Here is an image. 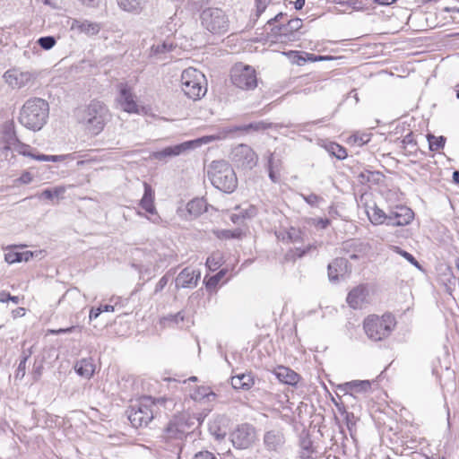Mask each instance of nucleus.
Returning <instances> with one entry per match:
<instances>
[{"mask_svg":"<svg viewBox=\"0 0 459 459\" xmlns=\"http://www.w3.org/2000/svg\"><path fill=\"white\" fill-rule=\"evenodd\" d=\"M76 117L91 134L97 135L104 129L109 112L104 103L91 100L89 105L77 110Z\"/></svg>","mask_w":459,"mask_h":459,"instance_id":"obj_1","label":"nucleus"},{"mask_svg":"<svg viewBox=\"0 0 459 459\" xmlns=\"http://www.w3.org/2000/svg\"><path fill=\"white\" fill-rule=\"evenodd\" d=\"M49 105L41 98H30L23 104L19 116V122L32 131L40 130L48 121Z\"/></svg>","mask_w":459,"mask_h":459,"instance_id":"obj_2","label":"nucleus"},{"mask_svg":"<svg viewBox=\"0 0 459 459\" xmlns=\"http://www.w3.org/2000/svg\"><path fill=\"white\" fill-rule=\"evenodd\" d=\"M167 403L174 405L173 401L166 397L143 396L137 404L131 406L127 415L128 420L134 428L147 426L154 417L152 407L163 406L166 409Z\"/></svg>","mask_w":459,"mask_h":459,"instance_id":"obj_3","label":"nucleus"},{"mask_svg":"<svg viewBox=\"0 0 459 459\" xmlns=\"http://www.w3.org/2000/svg\"><path fill=\"white\" fill-rule=\"evenodd\" d=\"M207 175L212 186L224 193L230 194L238 186L234 169L223 160H213L209 166Z\"/></svg>","mask_w":459,"mask_h":459,"instance_id":"obj_4","label":"nucleus"},{"mask_svg":"<svg viewBox=\"0 0 459 459\" xmlns=\"http://www.w3.org/2000/svg\"><path fill=\"white\" fill-rule=\"evenodd\" d=\"M395 324L394 316L389 313L384 314L381 317L372 315L364 320L363 328L370 340L378 342L390 335Z\"/></svg>","mask_w":459,"mask_h":459,"instance_id":"obj_5","label":"nucleus"},{"mask_svg":"<svg viewBox=\"0 0 459 459\" xmlns=\"http://www.w3.org/2000/svg\"><path fill=\"white\" fill-rule=\"evenodd\" d=\"M201 25L213 35H223L230 30V19L225 11L218 7H206L200 13Z\"/></svg>","mask_w":459,"mask_h":459,"instance_id":"obj_6","label":"nucleus"},{"mask_svg":"<svg viewBox=\"0 0 459 459\" xmlns=\"http://www.w3.org/2000/svg\"><path fill=\"white\" fill-rule=\"evenodd\" d=\"M204 74L192 67L182 72L181 89L185 95L194 100L201 99L206 93V88L203 86Z\"/></svg>","mask_w":459,"mask_h":459,"instance_id":"obj_7","label":"nucleus"},{"mask_svg":"<svg viewBox=\"0 0 459 459\" xmlns=\"http://www.w3.org/2000/svg\"><path fill=\"white\" fill-rule=\"evenodd\" d=\"M302 20L295 18L286 23L274 25L271 29L273 42L289 43L299 39V30L302 28Z\"/></svg>","mask_w":459,"mask_h":459,"instance_id":"obj_8","label":"nucleus"},{"mask_svg":"<svg viewBox=\"0 0 459 459\" xmlns=\"http://www.w3.org/2000/svg\"><path fill=\"white\" fill-rule=\"evenodd\" d=\"M230 79L232 83L241 90L251 91L257 86L255 70L250 65H236L231 69Z\"/></svg>","mask_w":459,"mask_h":459,"instance_id":"obj_9","label":"nucleus"},{"mask_svg":"<svg viewBox=\"0 0 459 459\" xmlns=\"http://www.w3.org/2000/svg\"><path fill=\"white\" fill-rule=\"evenodd\" d=\"M214 139L215 136L212 135L204 136L195 141H187L177 145L169 146L161 151L153 152L151 154V158L160 161H167L169 158L178 156L186 151L198 146L200 143H207Z\"/></svg>","mask_w":459,"mask_h":459,"instance_id":"obj_10","label":"nucleus"},{"mask_svg":"<svg viewBox=\"0 0 459 459\" xmlns=\"http://www.w3.org/2000/svg\"><path fill=\"white\" fill-rule=\"evenodd\" d=\"M230 440L235 448H249L256 440L255 428L249 423L240 424L231 432Z\"/></svg>","mask_w":459,"mask_h":459,"instance_id":"obj_11","label":"nucleus"},{"mask_svg":"<svg viewBox=\"0 0 459 459\" xmlns=\"http://www.w3.org/2000/svg\"><path fill=\"white\" fill-rule=\"evenodd\" d=\"M232 162L238 168L252 169L257 164L258 157L254 150L247 144H239L232 151Z\"/></svg>","mask_w":459,"mask_h":459,"instance_id":"obj_12","label":"nucleus"},{"mask_svg":"<svg viewBox=\"0 0 459 459\" xmlns=\"http://www.w3.org/2000/svg\"><path fill=\"white\" fill-rule=\"evenodd\" d=\"M414 218L413 211L405 205H396L387 212L388 226H406L411 222Z\"/></svg>","mask_w":459,"mask_h":459,"instance_id":"obj_13","label":"nucleus"},{"mask_svg":"<svg viewBox=\"0 0 459 459\" xmlns=\"http://www.w3.org/2000/svg\"><path fill=\"white\" fill-rule=\"evenodd\" d=\"M285 442V435L281 429H272L264 434V446L270 453H281L284 448Z\"/></svg>","mask_w":459,"mask_h":459,"instance_id":"obj_14","label":"nucleus"},{"mask_svg":"<svg viewBox=\"0 0 459 459\" xmlns=\"http://www.w3.org/2000/svg\"><path fill=\"white\" fill-rule=\"evenodd\" d=\"M371 389V383L368 380H353L345 382L337 385L336 395L342 396L347 399H355L353 394L367 393Z\"/></svg>","mask_w":459,"mask_h":459,"instance_id":"obj_15","label":"nucleus"},{"mask_svg":"<svg viewBox=\"0 0 459 459\" xmlns=\"http://www.w3.org/2000/svg\"><path fill=\"white\" fill-rule=\"evenodd\" d=\"M327 271L329 281L335 283L340 280V278L351 273V265L348 259L344 257H337L328 264Z\"/></svg>","mask_w":459,"mask_h":459,"instance_id":"obj_16","label":"nucleus"},{"mask_svg":"<svg viewBox=\"0 0 459 459\" xmlns=\"http://www.w3.org/2000/svg\"><path fill=\"white\" fill-rule=\"evenodd\" d=\"M201 277L198 270L184 268L176 278V288H195Z\"/></svg>","mask_w":459,"mask_h":459,"instance_id":"obj_17","label":"nucleus"},{"mask_svg":"<svg viewBox=\"0 0 459 459\" xmlns=\"http://www.w3.org/2000/svg\"><path fill=\"white\" fill-rule=\"evenodd\" d=\"M181 423L178 422L176 416H174L167 423L165 428L163 429V432L161 434V438L166 441H170L173 439L182 440L185 436V430L181 429Z\"/></svg>","mask_w":459,"mask_h":459,"instance_id":"obj_18","label":"nucleus"},{"mask_svg":"<svg viewBox=\"0 0 459 459\" xmlns=\"http://www.w3.org/2000/svg\"><path fill=\"white\" fill-rule=\"evenodd\" d=\"M368 294L366 286L359 285L348 293L346 301L353 309H359L366 303Z\"/></svg>","mask_w":459,"mask_h":459,"instance_id":"obj_19","label":"nucleus"},{"mask_svg":"<svg viewBox=\"0 0 459 459\" xmlns=\"http://www.w3.org/2000/svg\"><path fill=\"white\" fill-rule=\"evenodd\" d=\"M5 82L13 88H22L31 81V74L28 72L8 70L4 73Z\"/></svg>","mask_w":459,"mask_h":459,"instance_id":"obj_20","label":"nucleus"},{"mask_svg":"<svg viewBox=\"0 0 459 459\" xmlns=\"http://www.w3.org/2000/svg\"><path fill=\"white\" fill-rule=\"evenodd\" d=\"M299 446L300 459H315L313 454L316 453V448L308 431L303 429L299 434Z\"/></svg>","mask_w":459,"mask_h":459,"instance_id":"obj_21","label":"nucleus"},{"mask_svg":"<svg viewBox=\"0 0 459 459\" xmlns=\"http://www.w3.org/2000/svg\"><path fill=\"white\" fill-rule=\"evenodd\" d=\"M122 109L128 113H138V105L134 100V97L131 90L127 86L120 89L119 97L117 99Z\"/></svg>","mask_w":459,"mask_h":459,"instance_id":"obj_22","label":"nucleus"},{"mask_svg":"<svg viewBox=\"0 0 459 459\" xmlns=\"http://www.w3.org/2000/svg\"><path fill=\"white\" fill-rule=\"evenodd\" d=\"M16 144H18L17 152L20 154H22L23 156L30 157L39 161H54V162H56V161H61L64 160V156H61V155H46V154H40V153L35 154L33 152V149L30 145L22 143L20 141Z\"/></svg>","mask_w":459,"mask_h":459,"instance_id":"obj_23","label":"nucleus"},{"mask_svg":"<svg viewBox=\"0 0 459 459\" xmlns=\"http://www.w3.org/2000/svg\"><path fill=\"white\" fill-rule=\"evenodd\" d=\"M273 374L280 382L289 385H296L301 378L293 369L284 366L277 367Z\"/></svg>","mask_w":459,"mask_h":459,"instance_id":"obj_24","label":"nucleus"},{"mask_svg":"<svg viewBox=\"0 0 459 459\" xmlns=\"http://www.w3.org/2000/svg\"><path fill=\"white\" fill-rule=\"evenodd\" d=\"M176 417L178 422L181 423V429L185 430V436L192 432L195 427L201 425L203 421L201 414L181 413L176 415Z\"/></svg>","mask_w":459,"mask_h":459,"instance_id":"obj_25","label":"nucleus"},{"mask_svg":"<svg viewBox=\"0 0 459 459\" xmlns=\"http://www.w3.org/2000/svg\"><path fill=\"white\" fill-rule=\"evenodd\" d=\"M230 383L234 389L247 391L254 386L255 377L251 372L240 373L231 377Z\"/></svg>","mask_w":459,"mask_h":459,"instance_id":"obj_26","label":"nucleus"},{"mask_svg":"<svg viewBox=\"0 0 459 459\" xmlns=\"http://www.w3.org/2000/svg\"><path fill=\"white\" fill-rule=\"evenodd\" d=\"M143 186L144 193L140 201V205L146 212L153 214L156 212L154 206V192L149 184L144 183Z\"/></svg>","mask_w":459,"mask_h":459,"instance_id":"obj_27","label":"nucleus"},{"mask_svg":"<svg viewBox=\"0 0 459 459\" xmlns=\"http://www.w3.org/2000/svg\"><path fill=\"white\" fill-rule=\"evenodd\" d=\"M75 372L85 378H91L94 374V365L88 359H82L74 365Z\"/></svg>","mask_w":459,"mask_h":459,"instance_id":"obj_28","label":"nucleus"},{"mask_svg":"<svg viewBox=\"0 0 459 459\" xmlns=\"http://www.w3.org/2000/svg\"><path fill=\"white\" fill-rule=\"evenodd\" d=\"M363 244L359 240H350L342 244V250L349 255L350 259L358 260L359 258V253L362 251Z\"/></svg>","mask_w":459,"mask_h":459,"instance_id":"obj_29","label":"nucleus"},{"mask_svg":"<svg viewBox=\"0 0 459 459\" xmlns=\"http://www.w3.org/2000/svg\"><path fill=\"white\" fill-rule=\"evenodd\" d=\"M384 175L379 171L364 170L361 171L357 178L360 184L371 182L373 184H379Z\"/></svg>","mask_w":459,"mask_h":459,"instance_id":"obj_30","label":"nucleus"},{"mask_svg":"<svg viewBox=\"0 0 459 459\" xmlns=\"http://www.w3.org/2000/svg\"><path fill=\"white\" fill-rule=\"evenodd\" d=\"M147 0H117L120 8L126 12H140Z\"/></svg>","mask_w":459,"mask_h":459,"instance_id":"obj_31","label":"nucleus"},{"mask_svg":"<svg viewBox=\"0 0 459 459\" xmlns=\"http://www.w3.org/2000/svg\"><path fill=\"white\" fill-rule=\"evenodd\" d=\"M426 138L429 143V148L431 152H438L440 149H443L446 142V138L445 136H435L431 133H428Z\"/></svg>","mask_w":459,"mask_h":459,"instance_id":"obj_32","label":"nucleus"},{"mask_svg":"<svg viewBox=\"0 0 459 459\" xmlns=\"http://www.w3.org/2000/svg\"><path fill=\"white\" fill-rule=\"evenodd\" d=\"M3 138L9 144H16L19 143L13 121L4 124L3 129Z\"/></svg>","mask_w":459,"mask_h":459,"instance_id":"obj_33","label":"nucleus"},{"mask_svg":"<svg viewBox=\"0 0 459 459\" xmlns=\"http://www.w3.org/2000/svg\"><path fill=\"white\" fill-rule=\"evenodd\" d=\"M369 221L376 225L385 223L387 225V213L382 209L375 206L372 208L371 212H368Z\"/></svg>","mask_w":459,"mask_h":459,"instance_id":"obj_34","label":"nucleus"},{"mask_svg":"<svg viewBox=\"0 0 459 459\" xmlns=\"http://www.w3.org/2000/svg\"><path fill=\"white\" fill-rule=\"evenodd\" d=\"M325 150L329 152L330 155L340 160H344L348 156L346 149L337 143L333 142L326 144Z\"/></svg>","mask_w":459,"mask_h":459,"instance_id":"obj_35","label":"nucleus"},{"mask_svg":"<svg viewBox=\"0 0 459 459\" xmlns=\"http://www.w3.org/2000/svg\"><path fill=\"white\" fill-rule=\"evenodd\" d=\"M77 28L81 32H83L87 35H96L100 30V24L96 22H91L89 21L84 22H76Z\"/></svg>","mask_w":459,"mask_h":459,"instance_id":"obj_36","label":"nucleus"},{"mask_svg":"<svg viewBox=\"0 0 459 459\" xmlns=\"http://www.w3.org/2000/svg\"><path fill=\"white\" fill-rule=\"evenodd\" d=\"M186 210L190 215L195 217L200 215L204 211V202L203 199H193L186 204Z\"/></svg>","mask_w":459,"mask_h":459,"instance_id":"obj_37","label":"nucleus"},{"mask_svg":"<svg viewBox=\"0 0 459 459\" xmlns=\"http://www.w3.org/2000/svg\"><path fill=\"white\" fill-rule=\"evenodd\" d=\"M176 48V45L173 44L172 41L169 39L163 41L162 43H159L157 45H153L151 48L152 56H158L160 54H164L172 51Z\"/></svg>","mask_w":459,"mask_h":459,"instance_id":"obj_38","label":"nucleus"},{"mask_svg":"<svg viewBox=\"0 0 459 459\" xmlns=\"http://www.w3.org/2000/svg\"><path fill=\"white\" fill-rule=\"evenodd\" d=\"M272 126H273L272 123L259 121V122L250 123V124L243 126L236 127V130H242V131H246V132H248L249 130L263 131V130L271 128Z\"/></svg>","mask_w":459,"mask_h":459,"instance_id":"obj_39","label":"nucleus"},{"mask_svg":"<svg viewBox=\"0 0 459 459\" xmlns=\"http://www.w3.org/2000/svg\"><path fill=\"white\" fill-rule=\"evenodd\" d=\"M64 193H65V188L62 186H58V187H55V188H46L40 193L39 198H44L47 200H53L55 197L58 198Z\"/></svg>","mask_w":459,"mask_h":459,"instance_id":"obj_40","label":"nucleus"},{"mask_svg":"<svg viewBox=\"0 0 459 459\" xmlns=\"http://www.w3.org/2000/svg\"><path fill=\"white\" fill-rule=\"evenodd\" d=\"M410 146L413 150H409L408 154H411L413 152H416L417 151V142L414 138L413 133L410 132L408 133L401 141V147L404 150L407 149V147Z\"/></svg>","mask_w":459,"mask_h":459,"instance_id":"obj_41","label":"nucleus"},{"mask_svg":"<svg viewBox=\"0 0 459 459\" xmlns=\"http://www.w3.org/2000/svg\"><path fill=\"white\" fill-rule=\"evenodd\" d=\"M216 394L207 386H199L195 393L194 398L197 399H207V401H212L215 398Z\"/></svg>","mask_w":459,"mask_h":459,"instance_id":"obj_42","label":"nucleus"},{"mask_svg":"<svg viewBox=\"0 0 459 459\" xmlns=\"http://www.w3.org/2000/svg\"><path fill=\"white\" fill-rule=\"evenodd\" d=\"M273 163H274V153H271L268 158L267 169H268L270 179L273 183H277L280 180V176L278 173L279 170L273 169Z\"/></svg>","mask_w":459,"mask_h":459,"instance_id":"obj_43","label":"nucleus"},{"mask_svg":"<svg viewBox=\"0 0 459 459\" xmlns=\"http://www.w3.org/2000/svg\"><path fill=\"white\" fill-rule=\"evenodd\" d=\"M289 56V58L292 61L293 64H296L298 65H304L306 64V59L304 55V51H295L290 50L288 53H284Z\"/></svg>","mask_w":459,"mask_h":459,"instance_id":"obj_44","label":"nucleus"},{"mask_svg":"<svg viewBox=\"0 0 459 459\" xmlns=\"http://www.w3.org/2000/svg\"><path fill=\"white\" fill-rule=\"evenodd\" d=\"M56 43V39L54 36H44L38 39V44L41 48L45 50L51 49Z\"/></svg>","mask_w":459,"mask_h":459,"instance_id":"obj_45","label":"nucleus"},{"mask_svg":"<svg viewBox=\"0 0 459 459\" xmlns=\"http://www.w3.org/2000/svg\"><path fill=\"white\" fill-rule=\"evenodd\" d=\"M395 252L402 255L403 258H405L411 264L414 265L417 268H420V263L417 261V259L409 252L402 249L399 247H394Z\"/></svg>","mask_w":459,"mask_h":459,"instance_id":"obj_46","label":"nucleus"},{"mask_svg":"<svg viewBox=\"0 0 459 459\" xmlns=\"http://www.w3.org/2000/svg\"><path fill=\"white\" fill-rule=\"evenodd\" d=\"M241 231L239 230H222L218 232L217 237L219 238L224 239H231V238H239L241 237Z\"/></svg>","mask_w":459,"mask_h":459,"instance_id":"obj_47","label":"nucleus"},{"mask_svg":"<svg viewBox=\"0 0 459 459\" xmlns=\"http://www.w3.org/2000/svg\"><path fill=\"white\" fill-rule=\"evenodd\" d=\"M303 199L310 206L317 207L321 202H324V198L316 194H309L307 195H301Z\"/></svg>","mask_w":459,"mask_h":459,"instance_id":"obj_48","label":"nucleus"},{"mask_svg":"<svg viewBox=\"0 0 459 459\" xmlns=\"http://www.w3.org/2000/svg\"><path fill=\"white\" fill-rule=\"evenodd\" d=\"M223 276V272L221 271L219 272L218 273L209 277V278H204V282H205V286L207 289H212V288H214L216 287V285L219 283V281H221V279L222 278Z\"/></svg>","mask_w":459,"mask_h":459,"instance_id":"obj_49","label":"nucleus"},{"mask_svg":"<svg viewBox=\"0 0 459 459\" xmlns=\"http://www.w3.org/2000/svg\"><path fill=\"white\" fill-rule=\"evenodd\" d=\"M22 252L11 250L4 255V260L8 264L22 262Z\"/></svg>","mask_w":459,"mask_h":459,"instance_id":"obj_50","label":"nucleus"},{"mask_svg":"<svg viewBox=\"0 0 459 459\" xmlns=\"http://www.w3.org/2000/svg\"><path fill=\"white\" fill-rule=\"evenodd\" d=\"M8 301H12L15 304L20 302V298L18 296H13L6 290H2L0 292V302L5 303Z\"/></svg>","mask_w":459,"mask_h":459,"instance_id":"obj_51","label":"nucleus"},{"mask_svg":"<svg viewBox=\"0 0 459 459\" xmlns=\"http://www.w3.org/2000/svg\"><path fill=\"white\" fill-rule=\"evenodd\" d=\"M192 459H220L217 455L208 450H202L194 455Z\"/></svg>","mask_w":459,"mask_h":459,"instance_id":"obj_52","label":"nucleus"},{"mask_svg":"<svg viewBox=\"0 0 459 459\" xmlns=\"http://www.w3.org/2000/svg\"><path fill=\"white\" fill-rule=\"evenodd\" d=\"M288 238L293 243L301 241V231L298 229L291 227L288 231Z\"/></svg>","mask_w":459,"mask_h":459,"instance_id":"obj_53","label":"nucleus"},{"mask_svg":"<svg viewBox=\"0 0 459 459\" xmlns=\"http://www.w3.org/2000/svg\"><path fill=\"white\" fill-rule=\"evenodd\" d=\"M185 315L182 311L178 312L174 315H169L163 318L164 321H169L174 324H178L179 322L184 321Z\"/></svg>","mask_w":459,"mask_h":459,"instance_id":"obj_54","label":"nucleus"},{"mask_svg":"<svg viewBox=\"0 0 459 459\" xmlns=\"http://www.w3.org/2000/svg\"><path fill=\"white\" fill-rule=\"evenodd\" d=\"M302 56H305L306 63L330 59V57H328V56H319V55L317 56V55L307 53V52H304V55H302Z\"/></svg>","mask_w":459,"mask_h":459,"instance_id":"obj_55","label":"nucleus"},{"mask_svg":"<svg viewBox=\"0 0 459 459\" xmlns=\"http://www.w3.org/2000/svg\"><path fill=\"white\" fill-rule=\"evenodd\" d=\"M168 282H169V276L163 275L160 279V281L157 282L155 289H154V293L156 294L158 292H160L165 288V286L168 284Z\"/></svg>","mask_w":459,"mask_h":459,"instance_id":"obj_56","label":"nucleus"},{"mask_svg":"<svg viewBox=\"0 0 459 459\" xmlns=\"http://www.w3.org/2000/svg\"><path fill=\"white\" fill-rule=\"evenodd\" d=\"M333 402L335 405V407L337 408L338 411L343 415L345 414L346 415V419L348 420L349 416H350V413L346 411V407H345V404L343 402H338L336 401L335 399H333Z\"/></svg>","mask_w":459,"mask_h":459,"instance_id":"obj_57","label":"nucleus"},{"mask_svg":"<svg viewBox=\"0 0 459 459\" xmlns=\"http://www.w3.org/2000/svg\"><path fill=\"white\" fill-rule=\"evenodd\" d=\"M26 374V365L19 363L18 368L15 371V379H22Z\"/></svg>","mask_w":459,"mask_h":459,"instance_id":"obj_58","label":"nucleus"},{"mask_svg":"<svg viewBox=\"0 0 459 459\" xmlns=\"http://www.w3.org/2000/svg\"><path fill=\"white\" fill-rule=\"evenodd\" d=\"M256 15L260 16L266 9V0H255Z\"/></svg>","mask_w":459,"mask_h":459,"instance_id":"obj_59","label":"nucleus"},{"mask_svg":"<svg viewBox=\"0 0 459 459\" xmlns=\"http://www.w3.org/2000/svg\"><path fill=\"white\" fill-rule=\"evenodd\" d=\"M76 328H77V326H70L67 328H59L57 330H51L50 333L52 334L68 333H73Z\"/></svg>","mask_w":459,"mask_h":459,"instance_id":"obj_60","label":"nucleus"},{"mask_svg":"<svg viewBox=\"0 0 459 459\" xmlns=\"http://www.w3.org/2000/svg\"><path fill=\"white\" fill-rule=\"evenodd\" d=\"M42 368H43L42 364L37 365L36 363H34L32 374H33V378L35 381L39 380V378L40 377Z\"/></svg>","mask_w":459,"mask_h":459,"instance_id":"obj_61","label":"nucleus"},{"mask_svg":"<svg viewBox=\"0 0 459 459\" xmlns=\"http://www.w3.org/2000/svg\"><path fill=\"white\" fill-rule=\"evenodd\" d=\"M206 264L211 270H216L219 267V263L215 261L213 255L207 258Z\"/></svg>","mask_w":459,"mask_h":459,"instance_id":"obj_62","label":"nucleus"},{"mask_svg":"<svg viewBox=\"0 0 459 459\" xmlns=\"http://www.w3.org/2000/svg\"><path fill=\"white\" fill-rule=\"evenodd\" d=\"M286 14L283 13H279L278 14H276L273 18H271L268 22H267V24L270 25V26H274L273 24L275 22H280L281 21V19H283V17H285Z\"/></svg>","mask_w":459,"mask_h":459,"instance_id":"obj_63","label":"nucleus"},{"mask_svg":"<svg viewBox=\"0 0 459 459\" xmlns=\"http://www.w3.org/2000/svg\"><path fill=\"white\" fill-rule=\"evenodd\" d=\"M101 314V310L100 309V307H92L90 311V315H89V317H90V320H93V319H96Z\"/></svg>","mask_w":459,"mask_h":459,"instance_id":"obj_64","label":"nucleus"}]
</instances>
